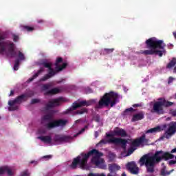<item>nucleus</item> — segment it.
<instances>
[{"instance_id": "1a4fd4ad", "label": "nucleus", "mask_w": 176, "mask_h": 176, "mask_svg": "<svg viewBox=\"0 0 176 176\" xmlns=\"http://www.w3.org/2000/svg\"><path fill=\"white\" fill-rule=\"evenodd\" d=\"M32 96H34V93L32 92H31L30 95L25 93L17 96L14 100H9V107H8V111H17V109H19V108L20 107L19 104H21V102H24V101H27V98L32 97Z\"/></svg>"}, {"instance_id": "603ef678", "label": "nucleus", "mask_w": 176, "mask_h": 176, "mask_svg": "<svg viewBox=\"0 0 176 176\" xmlns=\"http://www.w3.org/2000/svg\"><path fill=\"white\" fill-rule=\"evenodd\" d=\"M173 36L175 37V38L176 39V32H173Z\"/></svg>"}, {"instance_id": "9b49d317", "label": "nucleus", "mask_w": 176, "mask_h": 176, "mask_svg": "<svg viewBox=\"0 0 176 176\" xmlns=\"http://www.w3.org/2000/svg\"><path fill=\"white\" fill-rule=\"evenodd\" d=\"M14 53H15L14 56H12V57L3 56V57H6V58H8L9 60H10V58H16L12 69L13 71H18L20 67V62L24 61L25 60V56H24V54H23V52L20 51H16Z\"/></svg>"}, {"instance_id": "4d7b16f0", "label": "nucleus", "mask_w": 176, "mask_h": 176, "mask_svg": "<svg viewBox=\"0 0 176 176\" xmlns=\"http://www.w3.org/2000/svg\"><path fill=\"white\" fill-rule=\"evenodd\" d=\"M41 23H42V22H38V24H41Z\"/></svg>"}, {"instance_id": "9d476101", "label": "nucleus", "mask_w": 176, "mask_h": 176, "mask_svg": "<svg viewBox=\"0 0 176 176\" xmlns=\"http://www.w3.org/2000/svg\"><path fill=\"white\" fill-rule=\"evenodd\" d=\"M52 63L49 61L47 59H45L40 63L41 67H44L45 68H48L49 72L45 74L43 78L40 79L41 82H45V80H47V79H50V78H53L56 74V71L52 68Z\"/></svg>"}, {"instance_id": "bf43d9fd", "label": "nucleus", "mask_w": 176, "mask_h": 176, "mask_svg": "<svg viewBox=\"0 0 176 176\" xmlns=\"http://www.w3.org/2000/svg\"><path fill=\"white\" fill-rule=\"evenodd\" d=\"M2 118L0 116V119H1Z\"/></svg>"}, {"instance_id": "2f4dec72", "label": "nucleus", "mask_w": 176, "mask_h": 176, "mask_svg": "<svg viewBox=\"0 0 176 176\" xmlns=\"http://www.w3.org/2000/svg\"><path fill=\"white\" fill-rule=\"evenodd\" d=\"M20 176H30V172L28 170H25L21 173Z\"/></svg>"}, {"instance_id": "ddd939ff", "label": "nucleus", "mask_w": 176, "mask_h": 176, "mask_svg": "<svg viewBox=\"0 0 176 176\" xmlns=\"http://www.w3.org/2000/svg\"><path fill=\"white\" fill-rule=\"evenodd\" d=\"M145 134H143L140 138H137L132 141L131 143V146H140V145H148V142H149V139L146 138Z\"/></svg>"}, {"instance_id": "79ce46f5", "label": "nucleus", "mask_w": 176, "mask_h": 176, "mask_svg": "<svg viewBox=\"0 0 176 176\" xmlns=\"http://www.w3.org/2000/svg\"><path fill=\"white\" fill-rule=\"evenodd\" d=\"M133 107V108H137L138 107H142V105L141 104H134Z\"/></svg>"}, {"instance_id": "c03bdc74", "label": "nucleus", "mask_w": 176, "mask_h": 176, "mask_svg": "<svg viewBox=\"0 0 176 176\" xmlns=\"http://www.w3.org/2000/svg\"><path fill=\"white\" fill-rule=\"evenodd\" d=\"M30 164H35V165H36V164H38V162L37 161H31L30 162Z\"/></svg>"}, {"instance_id": "0eeeda50", "label": "nucleus", "mask_w": 176, "mask_h": 176, "mask_svg": "<svg viewBox=\"0 0 176 176\" xmlns=\"http://www.w3.org/2000/svg\"><path fill=\"white\" fill-rule=\"evenodd\" d=\"M174 102L166 100L165 98H159L157 101L155 102L153 105V112L158 115H163L164 113V109L173 107Z\"/></svg>"}, {"instance_id": "864d4df0", "label": "nucleus", "mask_w": 176, "mask_h": 176, "mask_svg": "<svg viewBox=\"0 0 176 176\" xmlns=\"http://www.w3.org/2000/svg\"><path fill=\"white\" fill-rule=\"evenodd\" d=\"M121 176H127V175H126V173L124 172V173L122 174Z\"/></svg>"}, {"instance_id": "f8f14e48", "label": "nucleus", "mask_w": 176, "mask_h": 176, "mask_svg": "<svg viewBox=\"0 0 176 176\" xmlns=\"http://www.w3.org/2000/svg\"><path fill=\"white\" fill-rule=\"evenodd\" d=\"M168 129L165 131L163 136L160 138V140H164V138H166V140H170L174 134L176 133V122H170L168 124Z\"/></svg>"}, {"instance_id": "de8ad7c7", "label": "nucleus", "mask_w": 176, "mask_h": 176, "mask_svg": "<svg viewBox=\"0 0 176 176\" xmlns=\"http://www.w3.org/2000/svg\"><path fill=\"white\" fill-rule=\"evenodd\" d=\"M176 153V148L171 150L170 153Z\"/></svg>"}, {"instance_id": "c85d7f7f", "label": "nucleus", "mask_w": 176, "mask_h": 176, "mask_svg": "<svg viewBox=\"0 0 176 176\" xmlns=\"http://www.w3.org/2000/svg\"><path fill=\"white\" fill-rule=\"evenodd\" d=\"M83 113H87V109L82 108L76 111V115H83Z\"/></svg>"}, {"instance_id": "6e6552de", "label": "nucleus", "mask_w": 176, "mask_h": 176, "mask_svg": "<svg viewBox=\"0 0 176 176\" xmlns=\"http://www.w3.org/2000/svg\"><path fill=\"white\" fill-rule=\"evenodd\" d=\"M106 137L110 138L109 140L102 139L97 145H105L107 144H115V145H122V148L126 149L127 145V140L120 138H115L113 134L106 133Z\"/></svg>"}, {"instance_id": "a211bd4d", "label": "nucleus", "mask_w": 176, "mask_h": 176, "mask_svg": "<svg viewBox=\"0 0 176 176\" xmlns=\"http://www.w3.org/2000/svg\"><path fill=\"white\" fill-rule=\"evenodd\" d=\"M13 168L10 166H5L0 167V175L2 174H8L9 176L13 175Z\"/></svg>"}, {"instance_id": "393cba45", "label": "nucleus", "mask_w": 176, "mask_h": 176, "mask_svg": "<svg viewBox=\"0 0 176 176\" xmlns=\"http://www.w3.org/2000/svg\"><path fill=\"white\" fill-rule=\"evenodd\" d=\"M42 72H43V70L40 69L37 72L34 73L33 76L28 80V83H30V82H32V80H34V79H36V78H38V76H39V75L41 74H42Z\"/></svg>"}, {"instance_id": "b1692460", "label": "nucleus", "mask_w": 176, "mask_h": 176, "mask_svg": "<svg viewBox=\"0 0 176 176\" xmlns=\"http://www.w3.org/2000/svg\"><path fill=\"white\" fill-rule=\"evenodd\" d=\"M160 131H162V128H160V126H158L147 130L146 133H147V134H149V133L153 134V133H159Z\"/></svg>"}, {"instance_id": "6e6d98bb", "label": "nucleus", "mask_w": 176, "mask_h": 176, "mask_svg": "<svg viewBox=\"0 0 176 176\" xmlns=\"http://www.w3.org/2000/svg\"><path fill=\"white\" fill-rule=\"evenodd\" d=\"M68 89H69V86H67V90H68Z\"/></svg>"}, {"instance_id": "a19ab883", "label": "nucleus", "mask_w": 176, "mask_h": 176, "mask_svg": "<svg viewBox=\"0 0 176 176\" xmlns=\"http://www.w3.org/2000/svg\"><path fill=\"white\" fill-rule=\"evenodd\" d=\"M166 174H167V173H166V170L162 169V170H161V175H162V176H166Z\"/></svg>"}, {"instance_id": "20e7f679", "label": "nucleus", "mask_w": 176, "mask_h": 176, "mask_svg": "<svg viewBox=\"0 0 176 176\" xmlns=\"http://www.w3.org/2000/svg\"><path fill=\"white\" fill-rule=\"evenodd\" d=\"M119 102V94L114 91L105 93L98 102L99 107H115Z\"/></svg>"}, {"instance_id": "09e8293b", "label": "nucleus", "mask_w": 176, "mask_h": 176, "mask_svg": "<svg viewBox=\"0 0 176 176\" xmlns=\"http://www.w3.org/2000/svg\"><path fill=\"white\" fill-rule=\"evenodd\" d=\"M109 38H112V35H109L105 36L106 39H109Z\"/></svg>"}, {"instance_id": "58836bf2", "label": "nucleus", "mask_w": 176, "mask_h": 176, "mask_svg": "<svg viewBox=\"0 0 176 176\" xmlns=\"http://www.w3.org/2000/svg\"><path fill=\"white\" fill-rule=\"evenodd\" d=\"M43 159L44 160H49V159H52V155H45V156H44V157H43Z\"/></svg>"}, {"instance_id": "e433bc0d", "label": "nucleus", "mask_w": 176, "mask_h": 176, "mask_svg": "<svg viewBox=\"0 0 176 176\" xmlns=\"http://www.w3.org/2000/svg\"><path fill=\"white\" fill-rule=\"evenodd\" d=\"M85 92L87 93V94H89L90 93H93V90H91L90 87H87V89H85Z\"/></svg>"}, {"instance_id": "8fccbe9b", "label": "nucleus", "mask_w": 176, "mask_h": 176, "mask_svg": "<svg viewBox=\"0 0 176 176\" xmlns=\"http://www.w3.org/2000/svg\"><path fill=\"white\" fill-rule=\"evenodd\" d=\"M80 122H82V120L79 119L76 120L75 123H80Z\"/></svg>"}, {"instance_id": "f257e3e1", "label": "nucleus", "mask_w": 176, "mask_h": 176, "mask_svg": "<svg viewBox=\"0 0 176 176\" xmlns=\"http://www.w3.org/2000/svg\"><path fill=\"white\" fill-rule=\"evenodd\" d=\"M93 155H94V157L91 159V163L95 164L98 168H102L103 170L107 168V165L104 164V160L100 159V157L104 156V154L96 148L89 151L87 154L81 153L82 158H80V156L74 158L72 163V168H76L78 164H79L80 168H86V166H87V160L90 156Z\"/></svg>"}, {"instance_id": "4c0bfd02", "label": "nucleus", "mask_w": 176, "mask_h": 176, "mask_svg": "<svg viewBox=\"0 0 176 176\" xmlns=\"http://www.w3.org/2000/svg\"><path fill=\"white\" fill-rule=\"evenodd\" d=\"M173 80H174V78H173L171 76L169 77L168 80V85H170V84L173 83Z\"/></svg>"}, {"instance_id": "423d86ee", "label": "nucleus", "mask_w": 176, "mask_h": 176, "mask_svg": "<svg viewBox=\"0 0 176 176\" xmlns=\"http://www.w3.org/2000/svg\"><path fill=\"white\" fill-rule=\"evenodd\" d=\"M37 138L45 144H49L50 146L63 145V144L67 142V135H55L53 138L50 135L38 136Z\"/></svg>"}, {"instance_id": "052dcab7", "label": "nucleus", "mask_w": 176, "mask_h": 176, "mask_svg": "<svg viewBox=\"0 0 176 176\" xmlns=\"http://www.w3.org/2000/svg\"><path fill=\"white\" fill-rule=\"evenodd\" d=\"M175 99H176V94H175Z\"/></svg>"}, {"instance_id": "7ed1b4c3", "label": "nucleus", "mask_w": 176, "mask_h": 176, "mask_svg": "<svg viewBox=\"0 0 176 176\" xmlns=\"http://www.w3.org/2000/svg\"><path fill=\"white\" fill-rule=\"evenodd\" d=\"M145 44L146 49L149 50L140 51L141 54H144V56H153V54H155V56H159V57H163V54H166V50H163L166 47V44L163 43V40H159L155 37H151L145 41Z\"/></svg>"}, {"instance_id": "cd10ccee", "label": "nucleus", "mask_w": 176, "mask_h": 176, "mask_svg": "<svg viewBox=\"0 0 176 176\" xmlns=\"http://www.w3.org/2000/svg\"><path fill=\"white\" fill-rule=\"evenodd\" d=\"M133 112H135V109L133 107L128 108L123 112V115L126 116V115H130V113H133Z\"/></svg>"}, {"instance_id": "3c124183", "label": "nucleus", "mask_w": 176, "mask_h": 176, "mask_svg": "<svg viewBox=\"0 0 176 176\" xmlns=\"http://www.w3.org/2000/svg\"><path fill=\"white\" fill-rule=\"evenodd\" d=\"M95 137H96V138H97V137H98V132H97V131L95 132Z\"/></svg>"}, {"instance_id": "412c9836", "label": "nucleus", "mask_w": 176, "mask_h": 176, "mask_svg": "<svg viewBox=\"0 0 176 176\" xmlns=\"http://www.w3.org/2000/svg\"><path fill=\"white\" fill-rule=\"evenodd\" d=\"M144 116L142 113H139L133 115L131 121L132 122H138V120H142Z\"/></svg>"}, {"instance_id": "13d9d810", "label": "nucleus", "mask_w": 176, "mask_h": 176, "mask_svg": "<svg viewBox=\"0 0 176 176\" xmlns=\"http://www.w3.org/2000/svg\"><path fill=\"white\" fill-rule=\"evenodd\" d=\"M67 112H69V110L67 109Z\"/></svg>"}, {"instance_id": "5fc2aeb1", "label": "nucleus", "mask_w": 176, "mask_h": 176, "mask_svg": "<svg viewBox=\"0 0 176 176\" xmlns=\"http://www.w3.org/2000/svg\"><path fill=\"white\" fill-rule=\"evenodd\" d=\"M163 127H164V129H166V127H167V124L163 125Z\"/></svg>"}, {"instance_id": "aec40b11", "label": "nucleus", "mask_w": 176, "mask_h": 176, "mask_svg": "<svg viewBox=\"0 0 176 176\" xmlns=\"http://www.w3.org/2000/svg\"><path fill=\"white\" fill-rule=\"evenodd\" d=\"M58 93H61V89L60 87H55L47 91L45 93V96H49L50 94H58Z\"/></svg>"}, {"instance_id": "a18cd8bd", "label": "nucleus", "mask_w": 176, "mask_h": 176, "mask_svg": "<svg viewBox=\"0 0 176 176\" xmlns=\"http://www.w3.org/2000/svg\"><path fill=\"white\" fill-rule=\"evenodd\" d=\"M69 140H72V138H71L70 136H67V142H69Z\"/></svg>"}, {"instance_id": "37998d69", "label": "nucleus", "mask_w": 176, "mask_h": 176, "mask_svg": "<svg viewBox=\"0 0 176 176\" xmlns=\"http://www.w3.org/2000/svg\"><path fill=\"white\" fill-rule=\"evenodd\" d=\"M169 164H176V161L175 160H170L169 162Z\"/></svg>"}, {"instance_id": "c756f323", "label": "nucleus", "mask_w": 176, "mask_h": 176, "mask_svg": "<svg viewBox=\"0 0 176 176\" xmlns=\"http://www.w3.org/2000/svg\"><path fill=\"white\" fill-rule=\"evenodd\" d=\"M37 134L38 135H40V137H43V135H45V134H46V129H39L37 131Z\"/></svg>"}, {"instance_id": "f704fd0d", "label": "nucleus", "mask_w": 176, "mask_h": 176, "mask_svg": "<svg viewBox=\"0 0 176 176\" xmlns=\"http://www.w3.org/2000/svg\"><path fill=\"white\" fill-rule=\"evenodd\" d=\"M38 102H41V100L34 98L31 100V104H38Z\"/></svg>"}, {"instance_id": "2eb2a0df", "label": "nucleus", "mask_w": 176, "mask_h": 176, "mask_svg": "<svg viewBox=\"0 0 176 176\" xmlns=\"http://www.w3.org/2000/svg\"><path fill=\"white\" fill-rule=\"evenodd\" d=\"M64 98L60 97L58 98L52 99V101H50L47 104H46V108L47 109L50 108H54V107H58L60 105V101H63Z\"/></svg>"}, {"instance_id": "72a5a7b5", "label": "nucleus", "mask_w": 176, "mask_h": 176, "mask_svg": "<svg viewBox=\"0 0 176 176\" xmlns=\"http://www.w3.org/2000/svg\"><path fill=\"white\" fill-rule=\"evenodd\" d=\"M94 120L95 122H96L97 123H100V116L99 115H96L94 117Z\"/></svg>"}, {"instance_id": "7c9ffc66", "label": "nucleus", "mask_w": 176, "mask_h": 176, "mask_svg": "<svg viewBox=\"0 0 176 176\" xmlns=\"http://www.w3.org/2000/svg\"><path fill=\"white\" fill-rule=\"evenodd\" d=\"M52 87V84H44L42 87L43 90H49Z\"/></svg>"}, {"instance_id": "473e14b6", "label": "nucleus", "mask_w": 176, "mask_h": 176, "mask_svg": "<svg viewBox=\"0 0 176 176\" xmlns=\"http://www.w3.org/2000/svg\"><path fill=\"white\" fill-rule=\"evenodd\" d=\"M86 129H87V126H85L77 134L74 135V137H76L77 135H79V134H82V133H84V131H85Z\"/></svg>"}, {"instance_id": "a878e982", "label": "nucleus", "mask_w": 176, "mask_h": 176, "mask_svg": "<svg viewBox=\"0 0 176 176\" xmlns=\"http://www.w3.org/2000/svg\"><path fill=\"white\" fill-rule=\"evenodd\" d=\"M114 50L115 49L113 48H104L102 50V54H103V56H107V54H111V53H113Z\"/></svg>"}, {"instance_id": "ea45409f", "label": "nucleus", "mask_w": 176, "mask_h": 176, "mask_svg": "<svg viewBox=\"0 0 176 176\" xmlns=\"http://www.w3.org/2000/svg\"><path fill=\"white\" fill-rule=\"evenodd\" d=\"M170 115H172V116L175 117L176 116V110H170Z\"/></svg>"}, {"instance_id": "4be33fe9", "label": "nucleus", "mask_w": 176, "mask_h": 176, "mask_svg": "<svg viewBox=\"0 0 176 176\" xmlns=\"http://www.w3.org/2000/svg\"><path fill=\"white\" fill-rule=\"evenodd\" d=\"M109 170L110 173H113V171H119V170H120V166L116 164H109Z\"/></svg>"}, {"instance_id": "5701e85b", "label": "nucleus", "mask_w": 176, "mask_h": 176, "mask_svg": "<svg viewBox=\"0 0 176 176\" xmlns=\"http://www.w3.org/2000/svg\"><path fill=\"white\" fill-rule=\"evenodd\" d=\"M20 28L23 32H32V31H34V28L28 25H20Z\"/></svg>"}, {"instance_id": "39448f33", "label": "nucleus", "mask_w": 176, "mask_h": 176, "mask_svg": "<svg viewBox=\"0 0 176 176\" xmlns=\"http://www.w3.org/2000/svg\"><path fill=\"white\" fill-rule=\"evenodd\" d=\"M53 116L47 114L41 118V124H44L46 129H54L56 127H63L67 124V120H52Z\"/></svg>"}, {"instance_id": "c9c22d12", "label": "nucleus", "mask_w": 176, "mask_h": 176, "mask_svg": "<svg viewBox=\"0 0 176 176\" xmlns=\"http://www.w3.org/2000/svg\"><path fill=\"white\" fill-rule=\"evenodd\" d=\"M134 152V148H129L128 149L126 156H130Z\"/></svg>"}, {"instance_id": "dca6fc26", "label": "nucleus", "mask_w": 176, "mask_h": 176, "mask_svg": "<svg viewBox=\"0 0 176 176\" xmlns=\"http://www.w3.org/2000/svg\"><path fill=\"white\" fill-rule=\"evenodd\" d=\"M60 63H63V58H58L55 63V72H60V71H63L65 67H67V63H63V65H60Z\"/></svg>"}, {"instance_id": "49530a36", "label": "nucleus", "mask_w": 176, "mask_h": 176, "mask_svg": "<svg viewBox=\"0 0 176 176\" xmlns=\"http://www.w3.org/2000/svg\"><path fill=\"white\" fill-rule=\"evenodd\" d=\"M13 94H14V91L11 90L10 94H9V96L10 97V96H13Z\"/></svg>"}, {"instance_id": "f03ea898", "label": "nucleus", "mask_w": 176, "mask_h": 176, "mask_svg": "<svg viewBox=\"0 0 176 176\" xmlns=\"http://www.w3.org/2000/svg\"><path fill=\"white\" fill-rule=\"evenodd\" d=\"M170 159H174V155L161 150L155 151V154L152 156L148 154L143 155L140 159L139 163L141 166H146L147 173L153 174V173H155V166L157 163H160L162 160L166 162V160H170Z\"/></svg>"}, {"instance_id": "bb28decb", "label": "nucleus", "mask_w": 176, "mask_h": 176, "mask_svg": "<svg viewBox=\"0 0 176 176\" xmlns=\"http://www.w3.org/2000/svg\"><path fill=\"white\" fill-rule=\"evenodd\" d=\"M176 65V58H173L172 60L168 63L166 65V68L168 69H170V68H173V67H175Z\"/></svg>"}, {"instance_id": "4468645a", "label": "nucleus", "mask_w": 176, "mask_h": 176, "mask_svg": "<svg viewBox=\"0 0 176 176\" xmlns=\"http://www.w3.org/2000/svg\"><path fill=\"white\" fill-rule=\"evenodd\" d=\"M126 169L133 175H137L140 173V168H138L137 164H135V162L134 161L126 164Z\"/></svg>"}, {"instance_id": "f3484780", "label": "nucleus", "mask_w": 176, "mask_h": 176, "mask_svg": "<svg viewBox=\"0 0 176 176\" xmlns=\"http://www.w3.org/2000/svg\"><path fill=\"white\" fill-rule=\"evenodd\" d=\"M91 105V102L82 100L79 102H74L72 105V109L75 111V109H78V108H80L82 107H90Z\"/></svg>"}, {"instance_id": "6ab92c4d", "label": "nucleus", "mask_w": 176, "mask_h": 176, "mask_svg": "<svg viewBox=\"0 0 176 176\" xmlns=\"http://www.w3.org/2000/svg\"><path fill=\"white\" fill-rule=\"evenodd\" d=\"M113 133V135H117L118 137H127V132H126L124 129L119 127H116Z\"/></svg>"}]
</instances>
